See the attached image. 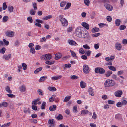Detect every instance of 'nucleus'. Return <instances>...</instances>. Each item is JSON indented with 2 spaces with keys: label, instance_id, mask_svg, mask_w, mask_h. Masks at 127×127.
Masks as SVG:
<instances>
[{
  "label": "nucleus",
  "instance_id": "f257e3e1",
  "mask_svg": "<svg viewBox=\"0 0 127 127\" xmlns=\"http://www.w3.org/2000/svg\"><path fill=\"white\" fill-rule=\"evenodd\" d=\"M115 84V82L114 81L110 79L107 80L104 83L105 86L106 87H112L114 86Z\"/></svg>",
  "mask_w": 127,
  "mask_h": 127
},
{
  "label": "nucleus",
  "instance_id": "f03ea898",
  "mask_svg": "<svg viewBox=\"0 0 127 127\" xmlns=\"http://www.w3.org/2000/svg\"><path fill=\"white\" fill-rule=\"evenodd\" d=\"M83 29V28L78 27L75 30V33L77 36L79 38L81 36V33Z\"/></svg>",
  "mask_w": 127,
  "mask_h": 127
},
{
  "label": "nucleus",
  "instance_id": "7ed1b4c3",
  "mask_svg": "<svg viewBox=\"0 0 127 127\" xmlns=\"http://www.w3.org/2000/svg\"><path fill=\"white\" fill-rule=\"evenodd\" d=\"M52 57V56L49 54H47L43 55L40 57L42 60H49Z\"/></svg>",
  "mask_w": 127,
  "mask_h": 127
},
{
  "label": "nucleus",
  "instance_id": "20e7f679",
  "mask_svg": "<svg viewBox=\"0 0 127 127\" xmlns=\"http://www.w3.org/2000/svg\"><path fill=\"white\" fill-rule=\"evenodd\" d=\"M95 72L97 73L103 74L105 72V70L102 68L97 67L95 69Z\"/></svg>",
  "mask_w": 127,
  "mask_h": 127
},
{
  "label": "nucleus",
  "instance_id": "39448f33",
  "mask_svg": "<svg viewBox=\"0 0 127 127\" xmlns=\"http://www.w3.org/2000/svg\"><path fill=\"white\" fill-rule=\"evenodd\" d=\"M81 33V36L80 38H85L88 35V32L87 31L83 30V28L82 31Z\"/></svg>",
  "mask_w": 127,
  "mask_h": 127
},
{
  "label": "nucleus",
  "instance_id": "423d86ee",
  "mask_svg": "<svg viewBox=\"0 0 127 127\" xmlns=\"http://www.w3.org/2000/svg\"><path fill=\"white\" fill-rule=\"evenodd\" d=\"M83 72L85 74L88 73L90 71V70L88 66L87 65H84L83 66Z\"/></svg>",
  "mask_w": 127,
  "mask_h": 127
},
{
  "label": "nucleus",
  "instance_id": "0eeeda50",
  "mask_svg": "<svg viewBox=\"0 0 127 127\" xmlns=\"http://www.w3.org/2000/svg\"><path fill=\"white\" fill-rule=\"evenodd\" d=\"M14 33V31H8L6 32V36L11 37L13 36Z\"/></svg>",
  "mask_w": 127,
  "mask_h": 127
},
{
  "label": "nucleus",
  "instance_id": "6e6552de",
  "mask_svg": "<svg viewBox=\"0 0 127 127\" xmlns=\"http://www.w3.org/2000/svg\"><path fill=\"white\" fill-rule=\"evenodd\" d=\"M48 123L50 124L49 127H55V121L52 119H50L49 120Z\"/></svg>",
  "mask_w": 127,
  "mask_h": 127
},
{
  "label": "nucleus",
  "instance_id": "1a4fd4ad",
  "mask_svg": "<svg viewBox=\"0 0 127 127\" xmlns=\"http://www.w3.org/2000/svg\"><path fill=\"white\" fill-rule=\"evenodd\" d=\"M104 6L106 9L109 11H111L113 9V7L109 4L106 3L104 5Z\"/></svg>",
  "mask_w": 127,
  "mask_h": 127
},
{
  "label": "nucleus",
  "instance_id": "9d476101",
  "mask_svg": "<svg viewBox=\"0 0 127 127\" xmlns=\"http://www.w3.org/2000/svg\"><path fill=\"white\" fill-rule=\"evenodd\" d=\"M11 57V54H9L8 55L4 54L3 56V58L5 60H8L10 59Z\"/></svg>",
  "mask_w": 127,
  "mask_h": 127
},
{
  "label": "nucleus",
  "instance_id": "9b49d317",
  "mask_svg": "<svg viewBox=\"0 0 127 127\" xmlns=\"http://www.w3.org/2000/svg\"><path fill=\"white\" fill-rule=\"evenodd\" d=\"M40 100V98H37L35 100L32 102V104H33L34 105H36L37 104L38 105H40L41 104V102L40 101H39Z\"/></svg>",
  "mask_w": 127,
  "mask_h": 127
},
{
  "label": "nucleus",
  "instance_id": "f8f14e48",
  "mask_svg": "<svg viewBox=\"0 0 127 127\" xmlns=\"http://www.w3.org/2000/svg\"><path fill=\"white\" fill-rule=\"evenodd\" d=\"M60 21L63 26H66L68 25V22L67 20L65 18Z\"/></svg>",
  "mask_w": 127,
  "mask_h": 127
},
{
  "label": "nucleus",
  "instance_id": "ddd939ff",
  "mask_svg": "<svg viewBox=\"0 0 127 127\" xmlns=\"http://www.w3.org/2000/svg\"><path fill=\"white\" fill-rule=\"evenodd\" d=\"M115 47L116 49L118 51H120L122 48V45L119 42L116 43L115 44Z\"/></svg>",
  "mask_w": 127,
  "mask_h": 127
},
{
  "label": "nucleus",
  "instance_id": "4468645a",
  "mask_svg": "<svg viewBox=\"0 0 127 127\" xmlns=\"http://www.w3.org/2000/svg\"><path fill=\"white\" fill-rule=\"evenodd\" d=\"M68 42L70 45H77V44L74 40H69L68 41Z\"/></svg>",
  "mask_w": 127,
  "mask_h": 127
},
{
  "label": "nucleus",
  "instance_id": "2eb2a0df",
  "mask_svg": "<svg viewBox=\"0 0 127 127\" xmlns=\"http://www.w3.org/2000/svg\"><path fill=\"white\" fill-rule=\"evenodd\" d=\"M122 94V92L120 90L117 91L115 94V96L117 97H120Z\"/></svg>",
  "mask_w": 127,
  "mask_h": 127
},
{
  "label": "nucleus",
  "instance_id": "dca6fc26",
  "mask_svg": "<svg viewBox=\"0 0 127 127\" xmlns=\"http://www.w3.org/2000/svg\"><path fill=\"white\" fill-rule=\"evenodd\" d=\"M19 90L21 92H25L26 90V87L25 85H23L19 87Z\"/></svg>",
  "mask_w": 127,
  "mask_h": 127
},
{
  "label": "nucleus",
  "instance_id": "f3484780",
  "mask_svg": "<svg viewBox=\"0 0 127 127\" xmlns=\"http://www.w3.org/2000/svg\"><path fill=\"white\" fill-rule=\"evenodd\" d=\"M62 77V76L61 75H58L57 76H54L51 77V79L52 80H58Z\"/></svg>",
  "mask_w": 127,
  "mask_h": 127
},
{
  "label": "nucleus",
  "instance_id": "a211bd4d",
  "mask_svg": "<svg viewBox=\"0 0 127 127\" xmlns=\"http://www.w3.org/2000/svg\"><path fill=\"white\" fill-rule=\"evenodd\" d=\"M82 25L87 29L88 30L89 28V25L87 23L85 22H82Z\"/></svg>",
  "mask_w": 127,
  "mask_h": 127
},
{
  "label": "nucleus",
  "instance_id": "6ab92c4d",
  "mask_svg": "<svg viewBox=\"0 0 127 127\" xmlns=\"http://www.w3.org/2000/svg\"><path fill=\"white\" fill-rule=\"evenodd\" d=\"M62 56L61 54L59 53H57L55 55V59L56 60H58Z\"/></svg>",
  "mask_w": 127,
  "mask_h": 127
},
{
  "label": "nucleus",
  "instance_id": "aec40b11",
  "mask_svg": "<svg viewBox=\"0 0 127 127\" xmlns=\"http://www.w3.org/2000/svg\"><path fill=\"white\" fill-rule=\"evenodd\" d=\"M88 92L89 94L92 96L94 95V93L93 91V90L92 88H90L88 90Z\"/></svg>",
  "mask_w": 127,
  "mask_h": 127
},
{
  "label": "nucleus",
  "instance_id": "412c9836",
  "mask_svg": "<svg viewBox=\"0 0 127 127\" xmlns=\"http://www.w3.org/2000/svg\"><path fill=\"white\" fill-rule=\"evenodd\" d=\"M56 106L54 105L50 106L49 107V110L52 111H53L56 110Z\"/></svg>",
  "mask_w": 127,
  "mask_h": 127
},
{
  "label": "nucleus",
  "instance_id": "4be33fe9",
  "mask_svg": "<svg viewBox=\"0 0 127 127\" xmlns=\"http://www.w3.org/2000/svg\"><path fill=\"white\" fill-rule=\"evenodd\" d=\"M45 63L46 64L51 65H52L54 63V61L51 60L49 61L47 60V61H46L45 62Z\"/></svg>",
  "mask_w": 127,
  "mask_h": 127
},
{
  "label": "nucleus",
  "instance_id": "5701e85b",
  "mask_svg": "<svg viewBox=\"0 0 127 127\" xmlns=\"http://www.w3.org/2000/svg\"><path fill=\"white\" fill-rule=\"evenodd\" d=\"M47 78V76H43L40 78L39 81V82H43Z\"/></svg>",
  "mask_w": 127,
  "mask_h": 127
},
{
  "label": "nucleus",
  "instance_id": "b1692460",
  "mask_svg": "<svg viewBox=\"0 0 127 127\" xmlns=\"http://www.w3.org/2000/svg\"><path fill=\"white\" fill-rule=\"evenodd\" d=\"M52 16L51 15H49L47 16H45L43 17L42 19L44 20H47L52 18Z\"/></svg>",
  "mask_w": 127,
  "mask_h": 127
},
{
  "label": "nucleus",
  "instance_id": "393cba45",
  "mask_svg": "<svg viewBox=\"0 0 127 127\" xmlns=\"http://www.w3.org/2000/svg\"><path fill=\"white\" fill-rule=\"evenodd\" d=\"M80 85L81 88H84L86 86L85 83L82 81L80 82Z\"/></svg>",
  "mask_w": 127,
  "mask_h": 127
},
{
  "label": "nucleus",
  "instance_id": "a878e982",
  "mask_svg": "<svg viewBox=\"0 0 127 127\" xmlns=\"http://www.w3.org/2000/svg\"><path fill=\"white\" fill-rule=\"evenodd\" d=\"M5 90L6 91L9 93L11 94L12 93V91L10 90V87L9 86H7L5 88Z\"/></svg>",
  "mask_w": 127,
  "mask_h": 127
},
{
  "label": "nucleus",
  "instance_id": "bb28decb",
  "mask_svg": "<svg viewBox=\"0 0 127 127\" xmlns=\"http://www.w3.org/2000/svg\"><path fill=\"white\" fill-rule=\"evenodd\" d=\"M99 30V29L98 28L95 27L93 29L92 31L93 33H95L98 32Z\"/></svg>",
  "mask_w": 127,
  "mask_h": 127
},
{
  "label": "nucleus",
  "instance_id": "cd10ccee",
  "mask_svg": "<svg viewBox=\"0 0 127 127\" xmlns=\"http://www.w3.org/2000/svg\"><path fill=\"white\" fill-rule=\"evenodd\" d=\"M9 19V17L7 16H4L3 18V22L4 23L6 22Z\"/></svg>",
  "mask_w": 127,
  "mask_h": 127
},
{
  "label": "nucleus",
  "instance_id": "c85d7f7f",
  "mask_svg": "<svg viewBox=\"0 0 127 127\" xmlns=\"http://www.w3.org/2000/svg\"><path fill=\"white\" fill-rule=\"evenodd\" d=\"M63 118V117L61 114H59L58 116L56 117V119L58 120H61Z\"/></svg>",
  "mask_w": 127,
  "mask_h": 127
},
{
  "label": "nucleus",
  "instance_id": "c756f323",
  "mask_svg": "<svg viewBox=\"0 0 127 127\" xmlns=\"http://www.w3.org/2000/svg\"><path fill=\"white\" fill-rule=\"evenodd\" d=\"M56 97V95L54 94L52 95L51 97L49 98V101L52 102L54 100V99Z\"/></svg>",
  "mask_w": 127,
  "mask_h": 127
},
{
  "label": "nucleus",
  "instance_id": "7c9ffc66",
  "mask_svg": "<svg viewBox=\"0 0 127 127\" xmlns=\"http://www.w3.org/2000/svg\"><path fill=\"white\" fill-rule=\"evenodd\" d=\"M108 68L110 70L113 71H115L116 70V68L114 66L112 65L109 66Z\"/></svg>",
  "mask_w": 127,
  "mask_h": 127
},
{
  "label": "nucleus",
  "instance_id": "2f4dec72",
  "mask_svg": "<svg viewBox=\"0 0 127 127\" xmlns=\"http://www.w3.org/2000/svg\"><path fill=\"white\" fill-rule=\"evenodd\" d=\"M115 24L117 26H119L120 25V20L118 19H117L115 21Z\"/></svg>",
  "mask_w": 127,
  "mask_h": 127
},
{
  "label": "nucleus",
  "instance_id": "473e14b6",
  "mask_svg": "<svg viewBox=\"0 0 127 127\" xmlns=\"http://www.w3.org/2000/svg\"><path fill=\"white\" fill-rule=\"evenodd\" d=\"M48 89L49 91H55L56 90V89L55 87H52L50 86L48 88Z\"/></svg>",
  "mask_w": 127,
  "mask_h": 127
},
{
  "label": "nucleus",
  "instance_id": "72a5a7b5",
  "mask_svg": "<svg viewBox=\"0 0 127 127\" xmlns=\"http://www.w3.org/2000/svg\"><path fill=\"white\" fill-rule=\"evenodd\" d=\"M112 73V72L111 71H108L106 72V73L105 74L106 76L107 77H109L111 74Z\"/></svg>",
  "mask_w": 127,
  "mask_h": 127
},
{
  "label": "nucleus",
  "instance_id": "f704fd0d",
  "mask_svg": "<svg viewBox=\"0 0 127 127\" xmlns=\"http://www.w3.org/2000/svg\"><path fill=\"white\" fill-rule=\"evenodd\" d=\"M66 2L64 1H62L60 4V6L61 7H64L66 4Z\"/></svg>",
  "mask_w": 127,
  "mask_h": 127
},
{
  "label": "nucleus",
  "instance_id": "c9c22d12",
  "mask_svg": "<svg viewBox=\"0 0 127 127\" xmlns=\"http://www.w3.org/2000/svg\"><path fill=\"white\" fill-rule=\"evenodd\" d=\"M42 67H40L38 68L37 69L34 71V73L36 74L38 73L39 71H41L42 70Z\"/></svg>",
  "mask_w": 127,
  "mask_h": 127
},
{
  "label": "nucleus",
  "instance_id": "e433bc0d",
  "mask_svg": "<svg viewBox=\"0 0 127 127\" xmlns=\"http://www.w3.org/2000/svg\"><path fill=\"white\" fill-rule=\"evenodd\" d=\"M37 92L39 95L41 96L43 95L44 94L43 92L41 89H38L37 90Z\"/></svg>",
  "mask_w": 127,
  "mask_h": 127
},
{
  "label": "nucleus",
  "instance_id": "4c0bfd02",
  "mask_svg": "<svg viewBox=\"0 0 127 127\" xmlns=\"http://www.w3.org/2000/svg\"><path fill=\"white\" fill-rule=\"evenodd\" d=\"M6 51V49L5 47H3L0 50V53H1L4 54Z\"/></svg>",
  "mask_w": 127,
  "mask_h": 127
},
{
  "label": "nucleus",
  "instance_id": "58836bf2",
  "mask_svg": "<svg viewBox=\"0 0 127 127\" xmlns=\"http://www.w3.org/2000/svg\"><path fill=\"white\" fill-rule=\"evenodd\" d=\"M8 9L10 12H11L13 11L14 8L13 6H9L8 7Z\"/></svg>",
  "mask_w": 127,
  "mask_h": 127
},
{
  "label": "nucleus",
  "instance_id": "ea45409f",
  "mask_svg": "<svg viewBox=\"0 0 127 127\" xmlns=\"http://www.w3.org/2000/svg\"><path fill=\"white\" fill-rule=\"evenodd\" d=\"M46 104V103L45 102H44L42 103L41 107V109H44L45 108Z\"/></svg>",
  "mask_w": 127,
  "mask_h": 127
},
{
  "label": "nucleus",
  "instance_id": "a19ab883",
  "mask_svg": "<svg viewBox=\"0 0 127 127\" xmlns=\"http://www.w3.org/2000/svg\"><path fill=\"white\" fill-rule=\"evenodd\" d=\"M71 97V96H70L66 97L64 100V102H66L68 101L70 99Z\"/></svg>",
  "mask_w": 127,
  "mask_h": 127
},
{
  "label": "nucleus",
  "instance_id": "79ce46f5",
  "mask_svg": "<svg viewBox=\"0 0 127 127\" xmlns=\"http://www.w3.org/2000/svg\"><path fill=\"white\" fill-rule=\"evenodd\" d=\"M71 4L70 3H67L66 5L64 8V9H67L69 8L70 7Z\"/></svg>",
  "mask_w": 127,
  "mask_h": 127
},
{
  "label": "nucleus",
  "instance_id": "37998d69",
  "mask_svg": "<svg viewBox=\"0 0 127 127\" xmlns=\"http://www.w3.org/2000/svg\"><path fill=\"white\" fill-rule=\"evenodd\" d=\"M22 66L23 69L24 70H25L27 69V65L26 64L24 63H23L22 64Z\"/></svg>",
  "mask_w": 127,
  "mask_h": 127
},
{
  "label": "nucleus",
  "instance_id": "c03bdc74",
  "mask_svg": "<svg viewBox=\"0 0 127 127\" xmlns=\"http://www.w3.org/2000/svg\"><path fill=\"white\" fill-rule=\"evenodd\" d=\"M89 112V111L88 110H82L81 111V113L84 115L86 114Z\"/></svg>",
  "mask_w": 127,
  "mask_h": 127
},
{
  "label": "nucleus",
  "instance_id": "a18cd8bd",
  "mask_svg": "<svg viewBox=\"0 0 127 127\" xmlns=\"http://www.w3.org/2000/svg\"><path fill=\"white\" fill-rule=\"evenodd\" d=\"M79 52L80 53L82 54H83L85 53V51L82 48H81L79 50Z\"/></svg>",
  "mask_w": 127,
  "mask_h": 127
},
{
  "label": "nucleus",
  "instance_id": "49530a36",
  "mask_svg": "<svg viewBox=\"0 0 127 127\" xmlns=\"http://www.w3.org/2000/svg\"><path fill=\"white\" fill-rule=\"evenodd\" d=\"M83 47L86 49L89 50L90 48V47L87 44L83 45Z\"/></svg>",
  "mask_w": 127,
  "mask_h": 127
},
{
  "label": "nucleus",
  "instance_id": "de8ad7c7",
  "mask_svg": "<svg viewBox=\"0 0 127 127\" xmlns=\"http://www.w3.org/2000/svg\"><path fill=\"white\" fill-rule=\"evenodd\" d=\"M30 14L32 15H34L35 14V11L33 9L31 10L30 11Z\"/></svg>",
  "mask_w": 127,
  "mask_h": 127
},
{
  "label": "nucleus",
  "instance_id": "09e8293b",
  "mask_svg": "<svg viewBox=\"0 0 127 127\" xmlns=\"http://www.w3.org/2000/svg\"><path fill=\"white\" fill-rule=\"evenodd\" d=\"M100 35V33H96L94 34H93L92 35V36L94 37H97Z\"/></svg>",
  "mask_w": 127,
  "mask_h": 127
},
{
  "label": "nucleus",
  "instance_id": "8fccbe9b",
  "mask_svg": "<svg viewBox=\"0 0 127 127\" xmlns=\"http://www.w3.org/2000/svg\"><path fill=\"white\" fill-rule=\"evenodd\" d=\"M84 2L86 5L88 6L89 5L90 3V1L89 0H84Z\"/></svg>",
  "mask_w": 127,
  "mask_h": 127
},
{
  "label": "nucleus",
  "instance_id": "3c124183",
  "mask_svg": "<svg viewBox=\"0 0 127 127\" xmlns=\"http://www.w3.org/2000/svg\"><path fill=\"white\" fill-rule=\"evenodd\" d=\"M27 20L31 23H32L33 22V19L32 17H28L27 18Z\"/></svg>",
  "mask_w": 127,
  "mask_h": 127
},
{
  "label": "nucleus",
  "instance_id": "603ef678",
  "mask_svg": "<svg viewBox=\"0 0 127 127\" xmlns=\"http://www.w3.org/2000/svg\"><path fill=\"white\" fill-rule=\"evenodd\" d=\"M77 107L76 106H75L73 107V112L77 113Z\"/></svg>",
  "mask_w": 127,
  "mask_h": 127
},
{
  "label": "nucleus",
  "instance_id": "864d4df0",
  "mask_svg": "<svg viewBox=\"0 0 127 127\" xmlns=\"http://www.w3.org/2000/svg\"><path fill=\"white\" fill-rule=\"evenodd\" d=\"M70 51L71 53L72 56L73 57L77 56L76 53H75V52L74 51H72L71 50H70Z\"/></svg>",
  "mask_w": 127,
  "mask_h": 127
},
{
  "label": "nucleus",
  "instance_id": "5fc2aeb1",
  "mask_svg": "<svg viewBox=\"0 0 127 127\" xmlns=\"http://www.w3.org/2000/svg\"><path fill=\"white\" fill-rule=\"evenodd\" d=\"M126 27V26L124 25H121L119 27L120 29V30H123L125 29Z\"/></svg>",
  "mask_w": 127,
  "mask_h": 127
},
{
  "label": "nucleus",
  "instance_id": "6e6d98bb",
  "mask_svg": "<svg viewBox=\"0 0 127 127\" xmlns=\"http://www.w3.org/2000/svg\"><path fill=\"white\" fill-rule=\"evenodd\" d=\"M3 42L5 45L7 46L9 44V43L8 41L6 40L5 39H4L3 40Z\"/></svg>",
  "mask_w": 127,
  "mask_h": 127
},
{
  "label": "nucleus",
  "instance_id": "4d7b16f0",
  "mask_svg": "<svg viewBox=\"0 0 127 127\" xmlns=\"http://www.w3.org/2000/svg\"><path fill=\"white\" fill-rule=\"evenodd\" d=\"M30 52L32 54H34L35 53V50L34 48H31L30 49Z\"/></svg>",
  "mask_w": 127,
  "mask_h": 127
},
{
  "label": "nucleus",
  "instance_id": "13d9d810",
  "mask_svg": "<svg viewBox=\"0 0 127 127\" xmlns=\"http://www.w3.org/2000/svg\"><path fill=\"white\" fill-rule=\"evenodd\" d=\"M64 16L63 15H61L59 16V20L60 21L63 20L65 18H63Z\"/></svg>",
  "mask_w": 127,
  "mask_h": 127
},
{
  "label": "nucleus",
  "instance_id": "bf43d9fd",
  "mask_svg": "<svg viewBox=\"0 0 127 127\" xmlns=\"http://www.w3.org/2000/svg\"><path fill=\"white\" fill-rule=\"evenodd\" d=\"M70 78L74 80L77 79L78 78V77L76 75H73L71 76Z\"/></svg>",
  "mask_w": 127,
  "mask_h": 127
},
{
  "label": "nucleus",
  "instance_id": "052dcab7",
  "mask_svg": "<svg viewBox=\"0 0 127 127\" xmlns=\"http://www.w3.org/2000/svg\"><path fill=\"white\" fill-rule=\"evenodd\" d=\"M7 8V6L5 3H4L3 4V9L4 10H5Z\"/></svg>",
  "mask_w": 127,
  "mask_h": 127
},
{
  "label": "nucleus",
  "instance_id": "680f3d73",
  "mask_svg": "<svg viewBox=\"0 0 127 127\" xmlns=\"http://www.w3.org/2000/svg\"><path fill=\"white\" fill-rule=\"evenodd\" d=\"M7 95L10 98H13L15 97V96L13 94H7Z\"/></svg>",
  "mask_w": 127,
  "mask_h": 127
},
{
  "label": "nucleus",
  "instance_id": "e2e57ef3",
  "mask_svg": "<svg viewBox=\"0 0 127 127\" xmlns=\"http://www.w3.org/2000/svg\"><path fill=\"white\" fill-rule=\"evenodd\" d=\"M3 106L5 107H6L8 105V104L6 102H4L2 103Z\"/></svg>",
  "mask_w": 127,
  "mask_h": 127
},
{
  "label": "nucleus",
  "instance_id": "0e129e2a",
  "mask_svg": "<svg viewBox=\"0 0 127 127\" xmlns=\"http://www.w3.org/2000/svg\"><path fill=\"white\" fill-rule=\"evenodd\" d=\"M36 21L37 23H42L43 22L42 20L39 19H36Z\"/></svg>",
  "mask_w": 127,
  "mask_h": 127
},
{
  "label": "nucleus",
  "instance_id": "69168bd1",
  "mask_svg": "<svg viewBox=\"0 0 127 127\" xmlns=\"http://www.w3.org/2000/svg\"><path fill=\"white\" fill-rule=\"evenodd\" d=\"M94 47L95 49H98L99 48V44H94Z\"/></svg>",
  "mask_w": 127,
  "mask_h": 127
},
{
  "label": "nucleus",
  "instance_id": "338daca9",
  "mask_svg": "<svg viewBox=\"0 0 127 127\" xmlns=\"http://www.w3.org/2000/svg\"><path fill=\"white\" fill-rule=\"evenodd\" d=\"M33 8L34 9V10H36L37 9L36 3H34L33 4Z\"/></svg>",
  "mask_w": 127,
  "mask_h": 127
},
{
  "label": "nucleus",
  "instance_id": "774afa93",
  "mask_svg": "<svg viewBox=\"0 0 127 127\" xmlns=\"http://www.w3.org/2000/svg\"><path fill=\"white\" fill-rule=\"evenodd\" d=\"M107 19L109 22H111L112 20V18L110 16H108L107 17Z\"/></svg>",
  "mask_w": 127,
  "mask_h": 127
}]
</instances>
